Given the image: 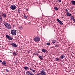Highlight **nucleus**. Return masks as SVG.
<instances>
[{"label": "nucleus", "instance_id": "obj_24", "mask_svg": "<svg viewBox=\"0 0 75 75\" xmlns=\"http://www.w3.org/2000/svg\"><path fill=\"white\" fill-rule=\"evenodd\" d=\"M56 61H59V58L57 57L56 58Z\"/></svg>", "mask_w": 75, "mask_h": 75}, {"label": "nucleus", "instance_id": "obj_37", "mask_svg": "<svg viewBox=\"0 0 75 75\" xmlns=\"http://www.w3.org/2000/svg\"><path fill=\"white\" fill-rule=\"evenodd\" d=\"M11 52H12V51L10 50Z\"/></svg>", "mask_w": 75, "mask_h": 75}, {"label": "nucleus", "instance_id": "obj_20", "mask_svg": "<svg viewBox=\"0 0 75 75\" xmlns=\"http://www.w3.org/2000/svg\"><path fill=\"white\" fill-rule=\"evenodd\" d=\"M13 54L14 55H17V53H16L15 52L13 53Z\"/></svg>", "mask_w": 75, "mask_h": 75}, {"label": "nucleus", "instance_id": "obj_27", "mask_svg": "<svg viewBox=\"0 0 75 75\" xmlns=\"http://www.w3.org/2000/svg\"><path fill=\"white\" fill-rule=\"evenodd\" d=\"M18 11L19 13H20V12L21 11V10H20V9H18Z\"/></svg>", "mask_w": 75, "mask_h": 75}, {"label": "nucleus", "instance_id": "obj_7", "mask_svg": "<svg viewBox=\"0 0 75 75\" xmlns=\"http://www.w3.org/2000/svg\"><path fill=\"white\" fill-rule=\"evenodd\" d=\"M57 21L60 24H61V25H62L63 24V23L58 18L57 19Z\"/></svg>", "mask_w": 75, "mask_h": 75}, {"label": "nucleus", "instance_id": "obj_25", "mask_svg": "<svg viewBox=\"0 0 75 75\" xmlns=\"http://www.w3.org/2000/svg\"><path fill=\"white\" fill-rule=\"evenodd\" d=\"M23 17L25 19H27V16H26V15H25Z\"/></svg>", "mask_w": 75, "mask_h": 75}, {"label": "nucleus", "instance_id": "obj_15", "mask_svg": "<svg viewBox=\"0 0 75 75\" xmlns=\"http://www.w3.org/2000/svg\"><path fill=\"white\" fill-rule=\"evenodd\" d=\"M2 20H3V17L0 16V22L2 21Z\"/></svg>", "mask_w": 75, "mask_h": 75}, {"label": "nucleus", "instance_id": "obj_8", "mask_svg": "<svg viewBox=\"0 0 75 75\" xmlns=\"http://www.w3.org/2000/svg\"><path fill=\"white\" fill-rule=\"evenodd\" d=\"M65 58V54H62V55H61L60 57V59H63Z\"/></svg>", "mask_w": 75, "mask_h": 75}, {"label": "nucleus", "instance_id": "obj_2", "mask_svg": "<svg viewBox=\"0 0 75 75\" xmlns=\"http://www.w3.org/2000/svg\"><path fill=\"white\" fill-rule=\"evenodd\" d=\"M41 75H46L47 73L45 72V71L44 70H41L40 73H39Z\"/></svg>", "mask_w": 75, "mask_h": 75}, {"label": "nucleus", "instance_id": "obj_35", "mask_svg": "<svg viewBox=\"0 0 75 75\" xmlns=\"http://www.w3.org/2000/svg\"><path fill=\"white\" fill-rule=\"evenodd\" d=\"M74 21V22H75V19L74 20V21Z\"/></svg>", "mask_w": 75, "mask_h": 75}, {"label": "nucleus", "instance_id": "obj_33", "mask_svg": "<svg viewBox=\"0 0 75 75\" xmlns=\"http://www.w3.org/2000/svg\"><path fill=\"white\" fill-rule=\"evenodd\" d=\"M6 72H9V70H8L6 69Z\"/></svg>", "mask_w": 75, "mask_h": 75}, {"label": "nucleus", "instance_id": "obj_1", "mask_svg": "<svg viewBox=\"0 0 75 75\" xmlns=\"http://www.w3.org/2000/svg\"><path fill=\"white\" fill-rule=\"evenodd\" d=\"M34 41H35L36 42H38L41 40V39H40V38L39 37H37L35 38H34L33 39Z\"/></svg>", "mask_w": 75, "mask_h": 75}, {"label": "nucleus", "instance_id": "obj_28", "mask_svg": "<svg viewBox=\"0 0 75 75\" xmlns=\"http://www.w3.org/2000/svg\"><path fill=\"white\" fill-rule=\"evenodd\" d=\"M33 55H38V53H35Z\"/></svg>", "mask_w": 75, "mask_h": 75}, {"label": "nucleus", "instance_id": "obj_9", "mask_svg": "<svg viewBox=\"0 0 75 75\" xmlns=\"http://www.w3.org/2000/svg\"><path fill=\"white\" fill-rule=\"evenodd\" d=\"M41 50H42V52H44V53H45V52H46V51H47L46 49H42Z\"/></svg>", "mask_w": 75, "mask_h": 75}, {"label": "nucleus", "instance_id": "obj_3", "mask_svg": "<svg viewBox=\"0 0 75 75\" xmlns=\"http://www.w3.org/2000/svg\"><path fill=\"white\" fill-rule=\"evenodd\" d=\"M11 33L13 35H16V34H17V32H16V31L15 30H13L11 31Z\"/></svg>", "mask_w": 75, "mask_h": 75}, {"label": "nucleus", "instance_id": "obj_5", "mask_svg": "<svg viewBox=\"0 0 75 75\" xmlns=\"http://www.w3.org/2000/svg\"><path fill=\"white\" fill-rule=\"evenodd\" d=\"M11 44L12 45L13 47H17V45L16 44H14L13 43H11Z\"/></svg>", "mask_w": 75, "mask_h": 75}, {"label": "nucleus", "instance_id": "obj_16", "mask_svg": "<svg viewBox=\"0 0 75 75\" xmlns=\"http://www.w3.org/2000/svg\"><path fill=\"white\" fill-rule=\"evenodd\" d=\"M55 42H56V40H53L52 41V44H55Z\"/></svg>", "mask_w": 75, "mask_h": 75}, {"label": "nucleus", "instance_id": "obj_6", "mask_svg": "<svg viewBox=\"0 0 75 75\" xmlns=\"http://www.w3.org/2000/svg\"><path fill=\"white\" fill-rule=\"evenodd\" d=\"M5 27H6L8 29L10 28V25H8V23H6V24H4Z\"/></svg>", "mask_w": 75, "mask_h": 75}, {"label": "nucleus", "instance_id": "obj_32", "mask_svg": "<svg viewBox=\"0 0 75 75\" xmlns=\"http://www.w3.org/2000/svg\"><path fill=\"white\" fill-rule=\"evenodd\" d=\"M58 1H59V2L60 3H61V0H58Z\"/></svg>", "mask_w": 75, "mask_h": 75}, {"label": "nucleus", "instance_id": "obj_29", "mask_svg": "<svg viewBox=\"0 0 75 75\" xmlns=\"http://www.w3.org/2000/svg\"><path fill=\"white\" fill-rule=\"evenodd\" d=\"M46 45H50V43H47Z\"/></svg>", "mask_w": 75, "mask_h": 75}, {"label": "nucleus", "instance_id": "obj_31", "mask_svg": "<svg viewBox=\"0 0 75 75\" xmlns=\"http://www.w3.org/2000/svg\"><path fill=\"white\" fill-rule=\"evenodd\" d=\"M67 12V13H68V9H66L65 10Z\"/></svg>", "mask_w": 75, "mask_h": 75}, {"label": "nucleus", "instance_id": "obj_4", "mask_svg": "<svg viewBox=\"0 0 75 75\" xmlns=\"http://www.w3.org/2000/svg\"><path fill=\"white\" fill-rule=\"evenodd\" d=\"M10 8L13 10H14L16 9V6L14 5H12L10 6Z\"/></svg>", "mask_w": 75, "mask_h": 75}, {"label": "nucleus", "instance_id": "obj_14", "mask_svg": "<svg viewBox=\"0 0 75 75\" xmlns=\"http://www.w3.org/2000/svg\"><path fill=\"white\" fill-rule=\"evenodd\" d=\"M2 16L3 17H6V15L4 13H3L2 14Z\"/></svg>", "mask_w": 75, "mask_h": 75}, {"label": "nucleus", "instance_id": "obj_21", "mask_svg": "<svg viewBox=\"0 0 75 75\" xmlns=\"http://www.w3.org/2000/svg\"><path fill=\"white\" fill-rule=\"evenodd\" d=\"M6 37L7 38H8V39H10V36H9L6 35Z\"/></svg>", "mask_w": 75, "mask_h": 75}, {"label": "nucleus", "instance_id": "obj_30", "mask_svg": "<svg viewBox=\"0 0 75 75\" xmlns=\"http://www.w3.org/2000/svg\"><path fill=\"white\" fill-rule=\"evenodd\" d=\"M55 47H59V46H58V45H55Z\"/></svg>", "mask_w": 75, "mask_h": 75}, {"label": "nucleus", "instance_id": "obj_12", "mask_svg": "<svg viewBox=\"0 0 75 75\" xmlns=\"http://www.w3.org/2000/svg\"><path fill=\"white\" fill-rule=\"evenodd\" d=\"M24 69L26 70H27V69H29V68L27 66H25Z\"/></svg>", "mask_w": 75, "mask_h": 75}, {"label": "nucleus", "instance_id": "obj_22", "mask_svg": "<svg viewBox=\"0 0 75 75\" xmlns=\"http://www.w3.org/2000/svg\"><path fill=\"white\" fill-rule=\"evenodd\" d=\"M71 20H73V21H74V16H71Z\"/></svg>", "mask_w": 75, "mask_h": 75}, {"label": "nucleus", "instance_id": "obj_10", "mask_svg": "<svg viewBox=\"0 0 75 75\" xmlns=\"http://www.w3.org/2000/svg\"><path fill=\"white\" fill-rule=\"evenodd\" d=\"M71 3L72 4V5H75V1H72Z\"/></svg>", "mask_w": 75, "mask_h": 75}, {"label": "nucleus", "instance_id": "obj_11", "mask_svg": "<svg viewBox=\"0 0 75 75\" xmlns=\"http://www.w3.org/2000/svg\"><path fill=\"white\" fill-rule=\"evenodd\" d=\"M66 15H67V16H71V14L69 13V12L67 13Z\"/></svg>", "mask_w": 75, "mask_h": 75}, {"label": "nucleus", "instance_id": "obj_18", "mask_svg": "<svg viewBox=\"0 0 75 75\" xmlns=\"http://www.w3.org/2000/svg\"><path fill=\"white\" fill-rule=\"evenodd\" d=\"M19 29L20 30H22L23 29V27L22 26H19L18 27Z\"/></svg>", "mask_w": 75, "mask_h": 75}, {"label": "nucleus", "instance_id": "obj_26", "mask_svg": "<svg viewBox=\"0 0 75 75\" xmlns=\"http://www.w3.org/2000/svg\"><path fill=\"white\" fill-rule=\"evenodd\" d=\"M13 38L11 36L10 37V40H13Z\"/></svg>", "mask_w": 75, "mask_h": 75}, {"label": "nucleus", "instance_id": "obj_34", "mask_svg": "<svg viewBox=\"0 0 75 75\" xmlns=\"http://www.w3.org/2000/svg\"><path fill=\"white\" fill-rule=\"evenodd\" d=\"M0 62H2V61L1 60H0Z\"/></svg>", "mask_w": 75, "mask_h": 75}, {"label": "nucleus", "instance_id": "obj_19", "mask_svg": "<svg viewBox=\"0 0 75 75\" xmlns=\"http://www.w3.org/2000/svg\"><path fill=\"white\" fill-rule=\"evenodd\" d=\"M2 63V65H6V61H4Z\"/></svg>", "mask_w": 75, "mask_h": 75}, {"label": "nucleus", "instance_id": "obj_13", "mask_svg": "<svg viewBox=\"0 0 75 75\" xmlns=\"http://www.w3.org/2000/svg\"><path fill=\"white\" fill-rule=\"evenodd\" d=\"M39 57L41 60H42V59H43V58L41 56L39 55Z\"/></svg>", "mask_w": 75, "mask_h": 75}, {"label": "nucleus", "instance_id": "obj_17", "mask_svg": "<svg viewBox=\"0 0 75 75\" xmlns=\"http://www.w3.org/2000/svg\"><path fill=\"white\" fill-rule=\"evenodd\" d=\"M30 69L31 71H32V72H34V73H35V70L32 69H31V68H30Z\"/></svg>", "mask_w": 75, "mask_h": 75}, {"label": "nucleus", "instance_id": "obj_36", "mask_svg": "<svg viewBox=\"0 0 75 75\" xmlns=\"http://www.w3.org/2000/svg\"><path fill=\"white\" fill-rule=\"evenodd\" d=\"M28 53H30V51H28Z\"/></svg>", "mask_w": 75, "mask_h": 75}, {"label": "nucleus", "instance_id": "obj_23", "mask_svg": "<svg viewBox=\"0 0 75 75\" xmlns=\"http://www.w3.org/2000/svg\"><path fill=\"white\" fill-rule=\"evenodd\" d=\"M54 9L55 10H58V8L57 7H55L54 8Z\"/></svg>", "mask_w": 75, "mask_h": 75}]
</instances>
